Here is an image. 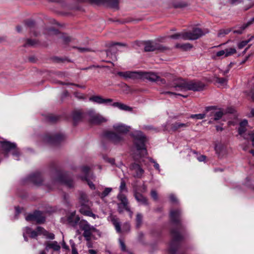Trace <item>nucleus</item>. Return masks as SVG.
<instances>
[{
    "label": "nucleus",
    "instance_id": "f257e3e1",
    "mask_svg": "<svg viewBox=\"0 0 254 254\" xmlns=\"http://www.w3.org/2000/svg\"><path fill=\"white\" fill-rule=\"evenodd\" d=\"M181 211L180 209L172 210L170 213L171 221L174 227L171 230L172 240L170 244L168 252L170 254H176L180 246L183 236L180 234L179 230L182 228L180 222Z\"/></svg>",
    "mask_w": 254,
    "mask_h": 254
},
{
    "label": "nucleus",
    "instance_id": "f03ea898",
    "mask_svg": "<svg viewBox=\"0 0 254 254\" xmlns=\"http://www.w3.org/2000/svg\"><path fill=\"white\" fill-rule=\"evenodd\" d=\"M79 227L83 231V236L87 242L96 240L102 237V232L94 226L91 225L87 221L81 220Z\"/></svg>",
    "mask_w": 254,
    "mask_h": 254
},
{
    "label": "nucleus",
    "instance_id": "7ed1b4c3",
    "mask_svg": "<svg viewBox=\"0 0 254 254\" xmlns=\"http://www.w3.org/2000/svg\"><path fill=\"white\" fill-rule=\"evenodd\" d=\"M134 144L140 157L147 155L145 143L147 139L146 136L140 131H136L133 134Z\"/></svg>",
    "mask_w": 254,
    "mask_h": 254
},
{
    "label": "nucleus",
    "instance_id": "20e7f679",
    "mask_svg": "<svg viewBox=\"0 0 254 254\" xmlns=\"http://www.w3.org/2000/svg\"><path fill=\"white\" fill-rule=\"evenodd\" d=\"M60 184H64L69 188H72L74 187L72 180L67 174H58L56 179L52 181V185H49L48 188L51 190H53Z\"/></svg>",
    "mask_w": 254,
    "mask_h": 254
},
{
    "label": "nucleus",
    "instance_id": "39448f33",
    "mask_svg": "<svg viewBox=\"0 0 254 254\" xmlns=\"http://www.w3.org/2000/svg\"><path fill=\"white\" fill-rule=\"evenodd\" d=\"M0 146L6 152L5 156H7V152L14 149L12 152V155L15 157V159L18 160L20 153L16 148V144L14 142H11L7 140L0 141Z\"/></svg>",
    "mask_w": 254,
    "mask_h": 254
},
{
    "label": "nucleus",
    "instance_id": "423d86ee",
    "mask_svg": "<svg viewBox=\"0 0 254 254\" xmlns=\"http://www.w3.org/2000/svg\"><path fill=\"white\" fill-rule=\"evenodd\" d=\"M64 138L65 136L63 134H48L44 136L43 140L46 143L53 145H57L64 140Z\"/></svg>",
    "mask_w": 254,
    "mask_h": 254
},
{
    "label": "nucleus",
    "instance_id": "0eeeda50",
    "mask_svg": "<svg viewBox=\"0 0 254 254\" xmlns=\"http://www.w3.org/2000/svg\"><path fill=\"white\" fill-rule=\"evenodd\" d=\"M90 2L96 5H103L112 8H119L118 0H89Z\"/></svg>",
    "mask_w": 254,
    "mask_h": 254
},
{
    "label": "nucleus",
    "instance_id": "6e6552de",
    "mask_svg": "<svg viewBox=\"0 0 254 254\" xmlns=\"http://www.w3.org/2000/svg\"><path fill=\"white\" fill-rule=\"evenodd\" d=\"M202 30L198 28H193L191 31L185 32V40H194L204 35Z\"/></svg>",
    "mask_w": 254,
    "mask_h": 254
},
{
    "label": "nucleus",
    "instance_id": "1a4fd4ad",
    "mask_svg": "<svg viewBox=\"0 0 254 254\" xmlns=\"http://www.w3.org/2000/svg\"><path fill=\"white\" fill-rule=\"evenodd\" d=\"M87 114L90 122L94 124H99L106 122L107 120L99 114L96 113L94 110H89Z\"/></svg>",
    "mask_w": 254,
    "mask_h": 254
},
{
    "label": "nucleus",
    "instance_id": "9d476101",
    "mask_svg": "<svg viewBox=\"0 0 254 254\" xmlns=\"http://www.w3.org/2000/svg\"><path fill=\"white\" fill-rule=\"evenodd\" d=\"M188 80L182 78L176 79L173 81L172 84H167L168 87H174L175 88H179L180 90H187L188 88Z\"/></svg>",
    "mask_w": 254,
    "mask_h": 254
},
{
    "label": "nucleus",
    "instance_id": "9b49d317",
    "mask_svg": "<svg viewBox=\"0 0 254 254\" xmlns=\"http://www.w3.org/2000/svg\"><path fill=\"white\" fill-rule=\"evenodd\" d=\"M25 219L27 221H34L38 223H41L45 221V217L42 212L35 211L33 213L28 214Z\"/></svg>",
    "mask_w": 254,
    "mask_h": 254
},
{
    "label": "nucleus",
    "instance_id": "f8f14e48",
    "mask_svg": "<svg viewBox=\"0 0 254 254\" xmlns=\"http://www.w3.org/2000/svg\"><path fill=\"white\" fill-rule=\"evenodd\" d=\"M205 87V84L199 80H190L188 82L187 90L193 91H202Z\"/></svg>",
    "mask_w": 254,
    "mask_h": 254
},
{
    "label": "nucleus",
    "instance_id": "ddd939ff",
    "mask_svg": "<svg viewBox=\"0 0 254 254\" xmlns=\"http://www.w3.org/2000/svg\"><path fill=\"white\" fill-rule=\"evenodd\" d=\"M166 49V47L152 41H148L145 43L144 51L145 52H152L155 50L163 51Z\"/></svg>",
    "mask_w": 254,
    "mask_h": 254
},
{
    "label": "nucleus",
    "instance_id": "4468645a",
    "mask_svg": "<svg viewBox=\"0 0 254 254\" xmlns=\"http://www.w3.org/2000/svg\"><path fill=\"white\" fill-rule=\"evenodd\" d=\"M129 168L133 173V176L135 178H141L144 172L141 166L136 163H132Z\"/></svg>",
    "mask_w": 254,
    "mask_h": 254
},
{
    "label": "nucleus",
    "instance_id": "2eb2a0df",
    "mask_svg": "<svg viewBox=\"0 0 254 254\" xmlns=\"http://www.w3.org/2000/svg\"><path fill=\"white\" fill-rule=\"evenodd\" d=\"M105 136L116 144H118L124 140V138L122 135L120 134H117L113 131L106 132L105 134Z\"/></svg>",
    "mask_w": 254,
    "mask_h": 254
},
{
    "label": "nucleus",
    "instance_id": "dca6fc26",
    "mask_svg": "<svg viewBox=\"0 0 254 254\" xmlns=\"http://www.w3.org/2000/svg\"><path fill=\"white\" fill-rule=\"evenodd\" d=\"M45 250L49 252L50 249H52V254H60L61 246L57 241L47 242L45 244Z\"/></svg>",
    "mask_w": 254,
    "mask_h": 254
},
{
    "label": "nucleus",
    "instance_id": "f3484780",
    "mask_svg": "<svg viewBox=\"0 0 254 254\" xmlns=\"http://www.w3.org/2000/svg\"><path fill=\"white\" fill-rule=\"evenodd\" d=\"M42 235V234L39 233L38 232L37 229L35 231V230H32L31 228H30L28 227H26L23 229V236L24 240L25 241H28L27 236V235H29V236L31 238H36V237L38 235Z\"/></svg>",
    "mask_w": 254,
    "mask_h": 254
},
{
    "label": "nucleus",
    "instance_id": "a211bd4d",
    "mask_svg": "<svg viewBox=\"0 0 254 254\" xmlns=\"http://www.w3.org/2000/svg\"><path fill=\"white\" fill-rule=\"evenodd\" d=\"M27 180L36 185H40L43 181L41 175L39 172H36L29 175Z\"/></svg>",
    "mask_w": 254,
    "mask_h": 254
},
{
    "label": "nucleus",
    "instance_id": "6ab92c4d",
    "mask_svg": "<svg viewBox=\"0 0 254 254\" xmlns=\"http://www.w3.org/2000/svg\"><path fill=\"white\" fill-rule=\"evenodd\" d=\"M79 211L81 214L85 216L92 217L94 219L98 217L97 215H95L91 212L89 206L88 204H81L79 209Z\"/></svg>",
    "mask_w": 254,
    "mask_h": 254
},
{
    "label": "nucleus",
    "instance_id": "aec40b11",
    "mask_svg": "<svg viewBox=\"0 0 254 254\" xmlns=\"http://www.w3.org/2000/svg\"><path fill=\"white\" fill-rule=\"evenodd\" d=\"M190 124L187 123H181L179 122H175L173 123L171 125V130L173 131H181L184 128L189 127Z\"/></svg>",
    "mask_w": 254,
    "mask_h": 254
},
{
    "label": "nucleus",
    "instance_id": "412c9836",
    "mask_svg": "<svg viewBox=\"0 0 254 254\" xmlns=\"http://www.w3.org/2000/svg\"><path fill=\"white\" fill-rule=\"evenodd\" d=\"M89 100L99 104H107L113 101L111 99H104L100 96H93L90 97Z\"/></svg>",
    "mask_w": 254,
    "mask_h": 254
},
{
    "label": "nucleus",
    "instance_id": "4be33fe9",
    "mask_svg": "<svg viewBox=\"0 0 254 254\" xmlns=\"http://www.w3.org/2000/svg\"><path fill=\"white\" fill-rule=\"evenodd\" d=\"M80 218L75 215V212L74 211L67 217V222L69 224L73 227H75L78 224L79 225Z\"/></svg>",
    "mask_w": 254,
    "mask_h": 254
},
{
    "label": "nucleus",
    "instance_id": "5701e85b",
    "mask_svg": "<svg viewBox=\"0 0 254 254\" xmlns=\"http://www.w3.org/2000/svg\"><path fill=\"white\" fill-rule=\"evenodd\" d=\"M114 129L120 133H127L129 130L130 127L126 126L123 124H117L114 125Z\"/></svg>",
    "mask_w": 254,
    "mask_h": 254
},
{
    "label": "nucleus",
    "instance_id": "b1692460",
    "mask_svg": "<svg viewBox=\"0 0 254 254\" xmlns=\"http://www.w3.org/2000/svg\"><path fill=\"white\" fill-rule=\"evenodd\" d=\"M137 74V72L129 71L125 72L119 71L117 73L118 75L124 78L125 79H134L136 77Z\"/></svg>",
    "mask_w": 254,
    "mask_h": 254
},
{
    "label": "nucleus",
    "instance_id": "393cba45",
    "mask_svg": "<svg viewBox=\"0 0 254 254\" xmlns=\"http://www.w3.org/2000/svg\"><path fill=\"white\" fill-rule=\"evenodd\" d=\"M117 198L121 201L119 204H122L125 209L127 208L129 210L128 201L126 196L122 193H120L117 196Z\"/></svg>",
    "mask_w": 254,
    "mask_h": 254
},
{
    "label": "nucleus",
    "instance_id": "a878e982",
    "mask_svg": "<svg viewBox=\"0 0 254 254\" xmlns=\"http://www.w3.org/2000/svg\"><path fill=\"white\" fill-rule=\"evenodd\" d=\"M254 23V17L250 19L246 23L244 24L241 27L237 30H235L233 32L236 34H242L243 31L250 25Z\"/></svg>",
    "mask_w": 254,
    "mask_h": 254
},
{
    "label": "nucleus",
    "instance_id": "bb28decb",
    "mask_svg": "<svg viewBox=\"0 0 254 254\" xmlns=\"http://www.w3.org/2000/svg\"><path fill=\"white\" fill-rule=\"evenodd\" d=\"M37 230L39 233H42L43 235L46 237L47 238L53 240L55 238V235L52 233H49L41 227H37Z\"/></svg>",
    "mask_w": 254,
    "mask_h": 254
},
{
    "label": "nucleus",
    "instance_id": "cd10ccee",
    "mask_svg": "<svg viewBox=\"0 0 254 254\" xmlns=\"http://www.w3.org/2000/svg\"><path fill=\"white\" fill-rule=\"evenodd\" d=\"M134 197L136 200L140 204L145 205H148V203L147 199L141 194L136 192L134 194Z\"/></svg>",
    "mask_w": 254,
    "mask_h": 254
},
{
    "label": "nucleus",
    "instance_id": "c85d7f7f",
    "mask_svg": "<svg viewBox=\"0 0 254 254\" xmlns=\"http://www.w3.org/2000/svg\"><path fill=\"white\" fill-rule=\"evenodd\" d=\"M83 118V114L80 111H75L72 113V118L75 123L79 122Z\"/></svg>",
    "mask_w": 254,
    "mask_h": 254
},
{
    "label": "nucleus",
    "instance_id": "c756f323",
    "mask_svg": "<svg viewBox=\"0 0 254 254\" xmlns=\"http://www.w3.org/2000/svg\"><path fill=\"white\" fill-rule=\"evenodd\" d=\"M111 221L114 225V227H115L116 230L118 233H121V224L118 218H116L115 217H113L111 218Z\"/></svg>",
    "mask_w": 254,
    "mask_h": 254
},
{
    "label": "nucleus",
    "instance_id": "7c9ffc66",
    "mask_svg": "<svg viewBox=\"0 0 254 254\" xmlns=\"http://www.w3.org/2000/svg\"><path fill=\"white\" fill-rule=\"evenodd\" d=\"M158 75L154 72H147L145 74V77L151 81L156 82L158 79Z\"/></svg>",
    "mask_w": 254,
    "mask_h": 254
},
{
    "label": "nucleus",
    "instance_id": "2f4dec72",
    "mask_svg": "<svg viewBox=\"0 0 254 254\" xmlns=\"http://www.w3.org/2000/svg\"><path fill=\"white\" fill-rule=\"evenodd\" d=\"M175 47L177 48H180L184 51L189 50L192 48V45L190 43H187L185 44H177Z\"/></svg>",
    "mask_w": 254,
    "mask_h": 254
},
{
    "label": "nucleus",
    "instance_id": "473e14b6",
    "mask_svg": "<svg viewBox=\"0 0 254 254\" xmlns=\"http://www.w3.org/2000/svg\"><path fill=\"white\" fill-rule=\"evenodd\" d=\"M246 127L239 126L238 128L239 134L242 136L245 139H248V133H246Z\"/></svg>",
    "mask_w": 254,
    "mask_h": 254
},
{
    "label": "nucleus",
    "instance_id": "72a5a7b5",
    "mask_svg": "<svg viewBox=\"0 0 254 254\" xmlns=\"http://www.w3.org/2000/svg\"><path fill=\"white\" fill-rule=\"evenodd\" d=\"M143 216L141 213H137L136 216V227L138 229L140 227L142 223Z\"/></svg>",
    "mask_w": 254,
    "mask_h": 254
},
{
    "label": "nucleus",
    "instance_id": "f704fd0d",
    "mask_svg": "<svg viewBox=\"0 0 254 254\" xmlns=\"http://www.w3.org/2000/svg\"><path fill=\"white\" fill-rule=\"evenodd\" d=\"M225 57H228L236 53V49L235 48H228L224 49Z\"/></svg>",
    "mask_w": 254,
    "mask_h": 254
},
{
    "label": "nucleus",
    "instance_id": "c9c22d12",
    "mask_svg": "<svg viewBox=\"0 0 254 254\" xmlns=\"http://www.w3.org/2000/svg\"><path fill=\"white\" fill-rule=\"evenodd\" d=\"M254 39V36H251L248 40L242 41L239 42L238 44V47L239 49H241L244 48L245 46H246L248 43H249L251 41Z\"/></svg>",
    "mask_w": 254,
    "mask_h": 254
},
{
    "label": "nucleus",
    "instance_id": "e433bc0d",
    "mask_svg": "<svg viewBox=\"0 0 254 254\" xmlns=\"http://www.w3.org/2000/svg\"><path fill=\"white\" fill-rule=\"evenodd\" d=\"M112 189L111 188H106L104 190L99 194L101 198H104L106 197L111 192Z\"/></svg>",
    "mask_w": 254,
    "mask_h": 254
},
{
    "label": "nucleus",
    "instance_id": "4c0bfd02",
    "mask_svg": "<svg viewBox=\"0 0 254 254\" xmlns=\"http://www.w3.org/2000/svg\"><path fill=\"white\" fill-rule=\"evenodd\" d=\"M38 44V42L36 40H32L30 39H27L26 40V42L24 44V46H32L34 47L36 45Z\"/></svg>",
    "mask_w": 254,
    "mask_h": 254
},
{
    "label": "nucleus",
    "instance_id": "58836bf2",
    "mask_svg": "<svg viewBox=\"0 0 254 254\" xmlns=\"http://www.w3.org/2000/svg\"><path fill=\"white\" fill-rule=\"evenodd\" d=\"M79 199H80V201L81 202V205L84 204H88V199L87 196L86 194H85L84 193H81Z\"/></svg>",
    "mask_w": 254,
    "mask_h": 254
},
{
    "label": "nucleus",
    "instance_id": "ea45409f",
    "mask_svg": "<svg viewBox=\"0 0 254 254\" xmlns=\"http://www.w3.org/2000/svg\"><path fill=\"white\" fill-rule=\"evenodd\" d=\"M184 36H185V32L181 33H178L173 35H172L169 36L170 38L174 39H178L180 38H182L184 40Z\"/></svg>",
    "mask_w": 254,
    "mask_h": 254
},
{
    "label": "nucleus",
    "instance_id": "a19ab883",
    "mask_svg": "<svg viewBox=\"0 0 254 254\" xmlns=\"http://www.w3.org/2000/svg\"><path fill=\"white\" fill-rule=\"evenodd\" d=\"M230 31L231 30L230 29H220L218 33V36L219 37H223L228 34Z\"/></svg>",
    "mask_w": 254,
    "mask_h": 254
},
{
    "label": "nucleus",
    "instance_id": "79ce46f5",
    "mask_svg": "<svg viewBox=\"0 0 254 254\" xmlns=\"http://www.w3.org/2000/svg\"><path fill=\"white\" fill-rule=\"evenodd\" d=\"M25 25L27 27L32 30L35 27V22L31 19L27 20L25 21Z\"/></svg>",
    "mask_w": 254,
    "mask_h": 254
},
{
    "label": "nucleus",
    "instance_id": "37998d69",
    "mask_svg": "<svg viewBox=\"0 0 254 254\" xmlns=\"http://www.w3.org/2000/svg\"><path fill=\"white\" fill-rule=\"evenodd\" d=\"M80 178L83 181H85L87 182L89 187L92 190H95V185L90 181H89L86 177H80Z\"/></svg>",
    "mask_w": 254,
    "mask_h": 254
},
{
    "label": "nucleus",
    "instance_id": "c03bdc74",
    "mask_svg": "<svg viewBox=\"0 0 254 254\" xmlns=\"http://www.w3.org/2000/svg\"><path fill=\"white\" fill-rule=\"evenodd\" d=\"M205 117V114H192L190 115V118L196 120H201L204 118Z\"/></svg>",
    "mask_w": 254,
    "mask_h": 254
},
{
    "label": "nucleus",
    "instance_id": "a18cd8bd",
    "mask_svg": "<svg viewBox=\"0 0 254 254\" xmlns=\"http://www.w3.org/2000/svg\"><path fill=\"white\" fill-rule=\"evenodd\" d=\"M69 243L71 247V254H78L74 241L72 240H70Z\"/></svg>",
    "mask_w": 254,
    "mask_h": 254
},
{
    "label": "nucleus",
    "instance_id": "49530a36",
    "mask_svg": "<svg viewBox=\"0 0 254 254\" xmlns=\"http://www.w3.org/2000/svg\"><path fill=\"white\" fill-rule=\"evenodd\" d=\"M120 193H122L123 191H127L126 182L123 179H122L121 180V185L120 186Z\"/></svg>",
    "mask_w": 254,
    "mask_h": 254
},
{
    "label": "nucleus",
    "instance_id": "de8ad7c7",
    "mask_svg": "<svg viewBox=\"0 0 254 254\" xmlns=\"http://www.w3.org/2000/svg\"><path fill=\"white\" fill-rule=\"evenodd\" d=\"M73 48L76 49L80 53L90 52L91 51L90 49L85 47H73Z\"/></svg>",
    "mask_w": 254,
    "mask_h": 254
},
{
    "label": "nucleus",
    "instance_id": "09e8293b",
    "mask_svg": "<svg viewBox=\"0 0 254 254\" xmlns=\"http://www.w3.org/2000/svg\"><path fill=\"white\" fill-rule=\"evenodd\" d=\"M224 115L223 112L221 111L216 112L214 115V120L215 121L219 120Z\"/></svg>",
    "mask_w": 254,
    "mask_h": 254
},
{
    "label": "nucleus",
    "instance_id": "8fccbe9b",
    "mask_svg": "<svg viewBox=\"0 0 254 254\" xmlns=\"http://www.w3.org/2000/svg\"><path fill=\"white\" fill-rule=\"evenodd\" d=\"M119 109L127 111H132V108L123 103H121Z\"/></svg>",
    "mask_w": 254,
    "mask_h": 254
},
{
    "label": "nucleus",
    "instance_id": "3c124183",
    "mask_svg": "<svg viewBox=\"0 0 254 254\" xmlns=\"http://www.w3.org/2000/svg\"><path fill=\"white\" fill-rule=\"evenodd\" d=\"M90 170V168L88 166H85L81 167V171L84 174V177L88 178V172Z\"/></svg>",
    "mask_w": 254,
    "mask_h": 254
},
{
    "label": "nucleus",
    "instance_id": "603ef678",
    "mask_svg": "<svg viewBox=\"0 0 254 254\" xmlns=\"http://www.w3.org/2000/svg\"><path fill=\"white\" fill-rule=\"evenodd\" d=\"M149 160L150 162L153 163L154 164V167L156 169L157 171H158L159 172H160V169L159 164H158L154 160H153L151 158H149Z\"/></svg>",
    "mask_w": 254,
    "mask_h": 254
},
{
    "label": "nucleus",
    "instance_id": "864d4df0",
    "mask_svg": "<svg viewBox=\"0 0 254 254\" xmlns=\"http://www.w3.org/2000/svg\"><path fill=\"white\" fill-rule=\"evenodd\" d=\"M161 94H169V95H175L178 96H183L184 98H186L187 96L183 95L181 94H177L174 92H170V91H161Z\"/></svg>",
    "mask_w": 254,
    "mask_h": 254
},
{
    "label": "nucleus",
    "instance_id": "5fc2aeb1",
    "mask_svg": "<svg viewBox=\"0 0 254 254\" xmlns=\"http://www.w3.org/2000/svg\"><path fill=\"white\" fill-rule=\"evenodd\" d=\"M227 80V79L225 77L220 78V77H217L216 78V81L217 82L222 84L225 83L226 82Z\"/></svg>",
    "mask_w": 254,
    "mask_h": 254
},
{
    "label": "nucleus",
    "instance_id": "6e6d98bb",
    "mask_svg": "<svg viewBox=\"0 0 254 254\" xmlns=\"http://www.w3.org/2000/svg\"><path fill=\"white\" fill-rule=\"evenodd\" d=\"M250 138L252 141V144L254 147V130L248 133V139Z\"/></svg>",
    "mask_w": 254,
    "mask_h": 254
},
{
    "label": "nucleus",
    "instance_id": "4d7b16f0",
    "mask_svg": "<svg viewBox=\"0 0 254 254\" xmlns=\"http://www.w3.org/2000/svg\"><path fill=\"white\" fill-rule=\"evenodd\" d=\"M216 56L221 57L222 58H226L224 50L218 51L216 54Z\"/></svg>",
    "mask_w": 254,
    "mask_h": 254
},
{
    "label": "nucleus",
    "instance_id": "13d9d810",
    "mask_svg": "<svg viewBox=\"0 0 254 254\" xmlns=\"http://www.w3.org/2000/svg\"><path fill=\"white\" fill-rule=\"evenodd\" d=\"M156 82H157L158 84L159 85H164L166 83V80L164 79L161 78L159 76H158V79H157Z\"/></svg>",
    "mask_w": 254,
    "mask_h": 254
},
{
    "label": "nucleus",
    "instance_id": "bf43d9fd",
    "mask_svg": "<svg viewBox=\"0 0 254 254\" xmlns=\"http://www.w3.org/2000/svg\"><path fill=\"white\" fill-rule=\"evenodd\" d=\"M151 197L154 200H157V198H158V195H157V192L155 190H151Z\"/></svg>",
    "mask_w": 254,
    "mask_h": 254
},
{
    "label": "nucleus",
    "instance_id": "052dcab7",
    "mask_svg": "<svg viewBox=\"0 0 254 254\" xmlns=\"http://www.w3.org/2000/svg\"><path fill=\"white\" fill-rule=\"evenodd\" d=\"M248 125V121L246 119L243 120L242 121L239 125V126L243 127H247Z\"/></svg>",
    "mask_w": 254,
    "mask_h": 254
},
{
    "label": "nucleus",
    "instance_id": "680f3d73",
    "mask_svg": "<svg viewBox=\"0 0 254 254\" xmlns=\"http://www.w3.org/2000/svg\"><path fill=\"white\" fill-rule=\"evenodd\" d=\"M125 209V208L122 205V204H118V211L120 213H122L124 212V210Z\"/></svg>",
    "mask_w": 254,
    "mask_h": 254
},
{
    "label": "nucleus",
    "instance_id": "e2e57ef3",
    "mask_svg": "<svg viewBox=\"0 0 254 254\" xmlns=\"http://www.w3.org/2000/svg\"><path fill=\"white\" fill-rule=\"evenodd\" d=\"M170 199L173 202H174V203L178 202V200H177L176 197L174 194H171L170 195Z\"/></svg>",
    "mask_w": 254,
    "mask_h": 254
},
{
    "label": "nucleus",
    "instance_id": "0e129e2a",
    "mask_svg": "<svg viewBox=\"0 0 254 254\" xmlns=\"http://www.w3.org/2000/svg\"><path fill=\"white\" fill-rule=\"evenodd\" d=\"M48 31H49V32L50 34L51 33H53V34H56V35L58 34L59 33V31L58 30L54 29V28L49 29L48 30Z\"/></svg>",
    "mask_w": 254,
    "mask_h": 254
},
{
    "label": "nucleus",
    "instance_id": "69168bd1",
    "mask_svg": "<svg viewBox=\"0 0 254 254\" xmlns=\"http://www.w3.org/2000/svg\"><path fill=\"white\" fill-rule=\"evenodd\" d=\"M206 159V156L205 155H200L198 157H197V159L199 161V162H202V161H204Z\"/></svg>",
    "mask_w": 254,
    "mask_h": 254
},
{
    "label": "nucleus",
    "instance_id": "338daca9",
    "mask_svg": "<svg viewBox=\"0 0 254 254\" xmlns=\"http://www.w3.org/2000/svg\"><path fill=\"white\" fill-rule=\"evenodd\" d=\"M143 128L146 130H156L152 126H145L143 127Z\"/></svg>",
    "mask_w": 254,
    "mask_h": 254
},
{
    "label": "nucleus",
    "instance_id": "774afa93",
    "mask_svg": "<svg viewBox=\"0 0 254 254\" xmlns=\"http://www.w3.org/2000/svg\"><path fill=\"white\" fill-rule=\"evenodd\" d=\"M48 120L51 122H54L57 120V117L56 116H49Z\"/></svg>",
    "mask_w": 254,
    "mask_h": 254
}]
</instances>
